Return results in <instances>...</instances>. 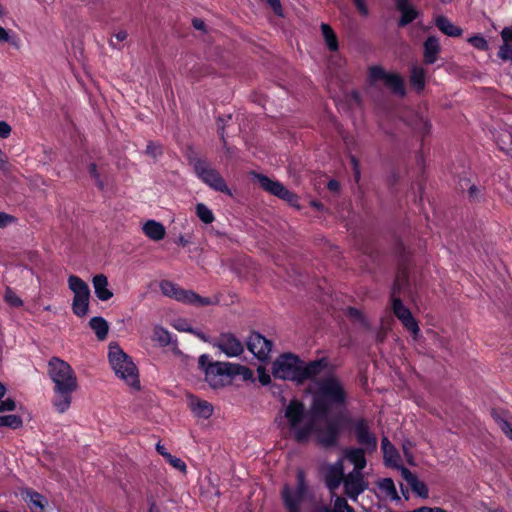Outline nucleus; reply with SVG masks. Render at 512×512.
I'll list each match as a JSON object with an SVG mask.
<instances>
[{
  "label": "nucleus",
  "mask_w": 512,
  "mask_h": 512,
  "mask_svg": "<svg viewBox=\"0 0 512 512\" xmlns=\"http://www.w3.org/2000/svg\"><path fill=\"white\" fill-rule=\"evenodd\" d=\"M384 84L386 87L391 89L394 94L401 97L406 95L404 80L400 74L388 72L384 79Z\"/></svg>",
  "instance_id": "obj_26"
},
{
  "label": "nucleus",
  "mask_w": 512,
  "mask_h": 512,
  "mask_svg": "<svg viewBox=\"0 0 512 512\" xmlns=\"http://www.w3.org/2000/svg\"><path fill=\"white\" fill-rule=\"evenodd\" d=\"M333 512H356L345 498L337 496L334 500Z\"/></svg>",
  "instance_id": "obj_45"
},
{
  "label": "nucleus",
  "mask_w": 512,
  "mask_h": 512,
  "mask_svg": "<svg viewBox=\"0 0 512 512\" xmlns=\"http://www.w3.org/2000/svg\"><path fill=\"white\" fill-rule=\"evenodd\" d=\"M89 298L90 295L73 297L72 311L76 316L82 318L87 315L89 310Z\"/></svg>",
  "instance_id": "obj_33"
},
{
  "label": "nucleus",
  "mask_w": 512,
  "mask_h": 512,
  "mask_svg": "<svg viewBox=\"0 0 512 512\" xmlns=\"http://www.w3.org/2000/svg\"><path fill=\"white\" fill-rule=\"evenodd\" d=\"M391 308L393 314L401 322L403 327L416 339L420 333L418 321L415 319L410 309L403 304L400 297L393 298Z\"/></svg>",
  "instance_id": "obj_9"
},
{
  "label": "nucleus",
  "mask_w": 512,
  "mask_h": 512,
  "mask_svg": "<svg viewBox=\"0 0 512 512\" xmlns=\"http://www.w3.org/2000/svg\"><path fill=\"white\" fill-rule=\"evenodd\" d=\"M479 192H480L479 188L476 185L472 184L468 189V195H469L470 200L477 201Z\"/></svg>",
  "instance_id": "obj_57"
},
{
  "label": "nucleus",
  "mask_w": 512,
  "mask_h": 512,
  "mask_svg": "<svg viewBox=\"0 0 512 512\" xmlns=\"http://www.w3.org/2000/svg\"><path fill=\"white\" fill-rule=\"evenodd\" d=\"M5 394H6V386H0V411L14 410V408H15L14 401L9 397L5 398Z\"/></svg>",
  "instance_id": "obj_41"
},
{
  "label": "nucleus",
  "mask_w": 512,
  "mask_h": 512,
  "mask_svg": "<svg viewBox=\"0 0 512 512\" xmlns=\"http://www.w3.org/2000/svg\"><path fill=\"white\" fill-rule=\"evenodd\" d=\"M247 349L260 361L269 358L273 343L259 332H251L246 342Z\"/></svg>",
  "instance_id": "obj_12"
},
{
  "label": "nucleus",
  "mask_w": 512,
  "mask_h": 512,
  "mask_svg": "<svg viewBox=\"0 0 512 512\" xmlns=\"http://www.w3.org/2000/svg\"><path fill=\"white\" fill-rule=\"evenodd\" d=\"M146 154L151 156L152 158L156 159L162 154V147L161 145L155 143V142H148L145 150Z\"/></svg>",
  "instance_id": "obj_49"
},
{
  "label": "nucleus",
  "mask_w": 512,
  "mask_h": 512,
  "mask_svg": "<svg viewBox=\"0 0 512 512\" xmlns=\"http://www.w3.org/2000/svg\"><path fill=\"white\" fill-rule=\"evenodd\" d=\"M296 476V488L293 489L289 485H284L281 493L284 506L288 512H300V507L307 490L305 473L303 470L299 469Z\"/></svg>",
  "instance_id": "obj_7"
},
{
  "label": "nucleus",
  "mask_w": 512,
  "mask_h": 512,
  "mask_svg": "<svg viewBox=\"0 0 512 512\" xmlns=\"http://www.w3.org/2000/svg\"><path fill=\"white\" fill-rule=\"evenodd\" d=\"M378 486L391 499H399L396 486L391 478H383L378 482Z\"/></svg>",
  "instance_id": "obj_36"
},
{
  "label": "nucleus",
  "mask_w": 512,
  "mask_h": 512,
  "mask_svg": "<svg viewBox=\"0 0 512 512\" xmlns=\"http://www.w3.org/2000/svg\"><path fill=\"white\" fill-rule=\"evenodd\" d=\"M198 369L204 374L205 381L208 384H212L217 379L233 380L236 377H240L243 381L255 383L254 372L249 367L231 362L214 361L209 354L199 356Z\"/></svg>",
  "instance_id": "obj_3"
},
{
  "label": "nucleus",
  "mask_w": 512,
  "mask_h": 512,
  "mask_svg": "<svg viewBox=\"0 0 512 512\" xmlns=\"http://www.w3.org/2000/svg\"><path fill=\"white\" fill-rule=\"evenodd\" d=\"M143 233L153 241H160L165 237L166 230L162 223L148 220L142 227Z\"/></svg>",
  "instance_id": "obj_25"
},
{
  "label": "nucleus",
  "mask_w": 512,
  "mask_h": 512,
  "mask_svg": "<svg viewBox=\"0 0 512 512\" xmlns=\"http://www.w3.org/2000/svg\"><path fill=\"white\" fill-rule=\"evenodd\" d=\"M425 76H426V71L422 67L413 66L410 69V77H409L410 85L417 93H421L425 89V84H426Z\"/></svg>",
  "instance_id": "obj_27"
},
{
  "label": "nucleus",
  "mask_w": 512,
  "mask_h": 512,
  "mask_svg": "<svg viewBox=\"0 0 512 512\" xmlns=\"http://www.w3.org/2000/svg\"><path fill=\"white\" fill-rule=\"evenodd\" d=\"M345 494L356 500L357 497L368 488V481L362 471L352 470L345 475L343 480Z\"/></svg>",
  "instance_id": "obj_11"
},
{
  "label": "nucleus",
  "mask_w": 512,
  "mask_h": 512,
  "mask_svg": "<svg viewBox=\"0 0 512 512\" xmlns=\"http://www.w3.org/2000/svg\"><path fill=\"white\" fill-rule=\"evenodd\" d=\"M268 5L272 8L274 13L278 16H282V6L280 0H265Z\"/></svg>",
  "instance_id": "obj_54"
},
{
  "label": "nucleus",
  "mask_w": 512,
  "mask_h": 512,
  "mask_svg": "<svg viewBox=\"0 0 512 512\" xmlns=\"http://www.w3.org/2000/svg\"><path fill=\"white\" fill-rule=\"evenodd\" d=\"M77 386H54L52 404L58 413H65L72 401V394Z\"/></svg>",
  "instance_id": "obj_15"
},
{
  "label": "nucleus",
  "mask_w": 512,
  "mask_h": 512,
  "mask_svg": "<svg viewBox=\"0 0 512 512\" xmlns=\"http://www.w3.org/2000/svg\"><path fill=\"white\" fill-rule=\"evenodd\" d=\"M88 172L90 174V176L94 179V180H98V177L100 176L98 170H97V165L95 163H91L88 167Z\"/></svg>",
  "instance_id": "obj_62"
},
{
  "label": "nucleus",
  "mask_w": 512,
  "mask_h": 512,
  "mask_svg": "<svg viewBox=\"0 0 512 512\" xmlns=\"http://www.w3.org/2000/svg\"><path fill=\"white\" fill-rule=\"evenodd\" d=\"M441 51L439 39L436 36H428L423 43V61L426 65L434 64Z\"/></svg>",
  "instance_id": "obj_18"
},
{
  "label": "nucleus",
  "mask_w": 512,
  "mask_h": 512,
  "mask_svg": "<svg viewBox=\"0 0 512 512\" xmlns=\"http://www.w3.org/2000/svg\"><path fill=\"white\" fill-rule=\"evenodd\" d=\"M271 374L275 379L303 384H340L334 366L327 357L304 361L292 352L280 354L272 363Z\"/></svg>",
  "instance_id": "obj_2"
},
{
  "label": "nucleus",
  "mask_w": 512,
  "mask_h": 512,
  "mask_svg": "<svg viewBox=\"0 0 512 512\" xmlns=\"http://www.w3.org/2000/svg\"><path fill=\"white\" fill-rule=\"evenodd\" d=\"M323 475L327 488L332 494H335L345 477L343 460L338 459L335 463L326 464L323 467Z\"/></svg>",
  "instance_id": "obj_14"
},
{
  "label": "nucleus",
  "mask_w": 512,
  "mask_h": 512,
  "mask_svg": "<svg viewBox=\"0 0 512 512\" xmlns=\"http://www.w3.org/2000/svg\"><path fill=\"white\" fill-rule=\"evenodd\" d=\"M348 315L351 318H354V319H357V320H362L363 319L362 312L359 309L355 308V307H349L348 308Z\"/></svg>",
  "instance_id": "obj_58"
},
{
  "label": "nucleus",
  "mask_w": 512,
  "mask_h": 512,
  "mask_svg": "<svg viewBox=\"0 0 512 512\" xmlns=\"http://www.w3.org/2000/svg\"><path fill=\"white\" fill-rule=\"evenodd\" d=\"M395 8L400 12L398 26L403 28L415 21L420 12L411 4L410 0H393Z\"/></svg>",
  "instance_id": "obj_17"
},
{
  "label": "nucleus",
  "mask_w": 512,
  "mask_h": 512,
  "mask_svg": "<svg viewBox=\"0 0 512 512\" xmlns=\"http://www.w3.org/2000/svg\"><path fill=\"white\" fill-rule=\"evenodd\" d=\"M354 430L357 442L367 450L373 451L377 447V438L371 433L368 423L364 419H359L354 423Z\"/></svg>",
  "instance_id": "obj_16"
},
{
  "label": "nucleus",
  "mask_w": 512,
  "mask_h": 512,
  "mask_svg": "<svg viewBox=\"0 0 512 512\" xmlns=\"http://www.w3.org/2000/svg\"><path fill=\"white\" fill-rule=\"evenodd\" d=\"M5 301L13 307H20L23 305V301L14 293L10 288H7L5 292Z\"/></svg>",
  "instance_id": "obj_48"
},
{
  "label": "nucleus",
  "mask_w": 512,
  "mask_h": 512,
  "mask_svg": "<svg viewBox=\"0 0 512 512\" xmlns=\"http://www.w3.org/2000/svg\"><path fill=\"white\" fill-rule=\"evenodd\" d=\"M196 215L205 224H211L215 220L212 210L203 203L196 205Z\"/></svg>",
  "instance_id": "obj_37"
},
{
  "label": "nucleus",
  "mask_w": 512,
  "mask_h": 512,
  "mask_svg": "<svg viewBox=\"0 0 512 512\" xmlns=\"http://www.w3.org/2000/svg\"><path fill=\"white\" fill-rule=\"evenodd\" d=\"M189 243L190 241L184 235H180L176 240V244L182 247H186Z\"/></svg>",
  "instance_id": "obj_64"
},
{
  "label": "nucleus",
  "mask_w": 512,
  "mask_h": 512,
  "mask_svg": "<svg viewBox=\"0 0 512 512\" xmlns=\"http://www.w3.org/2000/svg\"><path fill=\"white\" fill-rule=\"evenodd\" d=\"M407 283H408V272L405 271L404 269H402L398 273V275L393 283V286H392L391 295H390L391 305H393V298L399 297L398 294L400 293L403 285L407 284Z\"/></svg>",
  "instance_id": "obj_34"
},
{
  "label": "nucleus",
  "mask_w": 512,
  "mask_h": 512,
  "mask_svg": "<svg viewBox=\"0 0 512 512\" xmlns=\"http://www.w3.org/2000/svg\"><path fill=\"white\" fill-rule=\"evenodd\" d=\"M491 415L502 432L512 441V415L507 410L492 409Z\"/></svg>",
  "instance_id": "obj_20"
},
{
  "label": "nucleus",
  "mask_w": 512,
  "mask_h": 512,
  "mask_svg": "<svg viewBox=\"0 0 512 512\" xmlns=\"http://www.w3.org/2000/svg\"><path fill=\"white\" fill-rule=\"evenodd\" d=\"M254 177L264 191L286 201L290 205H297L299 199L297 194L287 189L281 182L272 180L261 173H254Z\"/></svg>",
  "instance_id": "obj_8"
},
{
  "label": "nucleus",
  "mask_w": 512,
  "mask_h": 512,
  "mask_svg": "<svg viewBox=\"0 0 512 512\" xmlns=\"http://www.w3.org/2000/svg\"><path fill=\"white\" fill-rule=\"evenodd\" d=\"M414 130L422 137L421 146L424 145V138L430 135L432 125L429 120L419 117L414 124Z\"/></svg>",
  "instance_id": "obj_35"
},
{
  "label": "nucleus",
  "mask_w": 512,
  "mask_h": 512,
  "mask_svg": "<svg viewBox=\"0 0 512 512\" xmlns=\"http://www.w3.org/2000/svg\"><path fill=\"white\" fill-rule=\"evenodd\" d=\"M388 72H386L381 66L379 65H374V66H371L369 67L368 69V75H369V80L370 82H375V81H378V80H383L385 79L386 75H387Z\"/></svg>",
  "instance_id": "obj_42"
},
{
  "label": "nucleus",
  "mask_w": 512,
  "mask_h": 512,
  "mask_svg": "<svg viewBox=\"0 0 512 512\" xmlns=\"http://www.w3.org/2000/svg\"><path fill=\"white\" fill-rule=\"evenodd\" d=\"M503 43L512 44V27H505L501 31Z\"/></svg>",
  "instance_id": "obj_55"
},
{
  "label": "nucleus",
  "mask_w": 512,
  "mask_h": 512,
  "mask_svg": "<svg viewBox=\"0 0 512 512\" xmlns=\"http://www.w3.org/2000/svg\"><path fill=\"white\" fill-rule=\"evenodd\" d=\"M173 468H175L176 470L182 472L183 474H186L187 472V466L185 464V462L172 455L171 453H169L166 458H164Z\"/></svg>",
  "instance_id": "obj_44"
},
{
  "label": "nucleus",
  "mask_w": 512,
  "mask_h": 512,
  "mask_svg": "<svg viewBox=\"0 0 512 512\" xmlns=\"http://www.w3.org/2000/svg\"><path fill=\"white\" fill-rule=\"evenodd\" d=\"M310 410L298 399H292L276 420L287 428L297 442H305L315 434L323 447L335 446L346 421L345 393L342 386H318Z\"/></svg>",
  "instance_id": "obj_1"
},
{
  "label": "nucleus",
  "mask_w": 512,
  "mask_h": 512,
  "mask_svg": "<svg viewBox=\"0 0 512 512\" xmlns=\"http://www.w3.org/2000/svg\"><path fill=\"white\" fill-rule=\"evenodd\" d=\"M496 143L501 151L509 154L512 151V134L507 132L499 135Z\"/></svg>",
  "instance_id": "obj_39"
},
{
  "label": "nucleus",
  "mask_w": 512,
  "mask_h": 512,
  "mask_svg": "<svg viewBox=\"0 0 512 512\" xmlns=\"http://www.w3.org/2000/svg\"><path fill=\"white\" fill-rule=\"evenodd\" d=\"M192 25L196 30L204 31L205 30V23L200 18H193L192 19Z\"/></svg>",
  "instance_id": "obj_61"
},
{
  "label": "nucleus",
  "mask_w": 512,
  "mask_h": 512,
  "mask_svg": "<svg viewBox=\"0 0 512 512\" xmlns=\"http://www.w3.org/2000/svg\"><path fill=\"white\" fill-rule=\"evenodd\" d=\"M14 219L15 218L13 216L4 212H0V228L6 227L10 223H12Z\"/></svg>",
  "instance_id": "obj_56"
},
{
  "label": "nucleus",
  "mask_w": 512,
  "mask_h": 512,
  "mask_svg": "<svg viewBox=\"0 0 512 512\" xmlns=\"http://www.w3.org/2000/svg\"><path fill=\"white\" fill-rule=\"evenodd\" d=\"M412 512H446V510L443 508H440V507L424 506V507L417 508V509L413 510Z\"/></svg>",
  "instance_id": "obj_59"
},
{
  "label": "nucleus",
  "mask_w": 512,
  "mask_h": 512,
  "mask_svg": "<svg viewBox=\"0 0 512 512\" xmlns=\"http://www.w3.org/2000/svg\"><path fill=\"white\" fill-rule=\"evenodd\" d=\"M344 457L354 466L353 470L362 471L366 467L365 450L362 448H347Z\"/></svg>",
  "instance_id": "obj_24"
},
{
  "label": "nucleus",
  "mask_w": 512,
  "mask_h": 512,
  "mask_svg": "<svg viewBox=\"0 0 512 512\" xmlns=\"http://www.w3.org/2000/svg\"><path fill=\"white\" fill-rule=\"evenodd\" d=\"M498 57L503 61L512 62V44L503 43L498 50Z\"/></svg>",
  "instance_id": "obj_47"
},
{
  "label": "nucleus",
  "mask_w": 512,
  "mask_h": 512,
  "mask_svg": "<svg viewBox=\"0 0 512 512\" xmlns=\"http://www.w3.org/2000/svg\"><path fill=\"white\" fill-rule=\"evenodd\" d=\"M22 419L17 415H0V427L18 429L22 426Z\"/></svg>",
  "instance_id": "obj_38"
},
{
  "label": "nucleus",
  "mask_w": 512,
  "mask_h": 512,
  "mask_svg": "<svg viewBox=\"0 0 512 512\" xmlns=\"http://www.w3.org/2000/svg\"><path fill=\"white\" fill-rule=\"evenodd\" d=\"M349 159L352 166L354 180L358 183L361 178L360 162L355 155H350Z\"/></svg>",
  "instance_id": "obj_50"
},
{
  "label": "nucleus",
  "mask_w": 512,
  "mask_h": 512,
  "mask_svg": "<svg viewBox=\"0 0 512 512\" xmlns=\"http://www.w3.org/2000/svg\"><path fill=\"white\" fill-rule=\"evenodd\" d=\"M321 32L322 36L325 40V43L328 47V49L331 52H336L339 49V42L337 35L335 34L334 30L329 24L322 23L321 24Z\"/></svg>",
  "instance_id": "obj_32"
},
{
  "label": "nucleus",
  "mask_w": 512,
  "mask_h": 512,
  "mask_svg": "<svg viewBox=\"0 0 512 512\" xmlns=\"http://www.w3.org/2000/svg\"><path fill=\"white\" fill-rule=\"evenodd\" d=\"M156 451L163 457V458H166V456L169 454V452L167 451V449L165 448V446L163 444H161L160 442H158L156 444Z\"/></svg>",
  "instance_id": "obj_63"
},
{
  "label": "nucleus",
  "mask_w": 512,
  "mask_h": 512,
  "mask_svg": "<svg viewBox=\"0 0 512 512\" xmlns=\"http://www.w3.org/2000/svg\"><path fill=\"white\" fill-rule=\"evenodd\" d=\"M381 446L385 464L400 470V467H402L399 465L400 455L387 437L382 438Z\"/></svg>",
  "instance_id": "obj_22"
},
{
  "label": "nucleus",
  "mask_w": 512,
  "mask_h": 512,
  "mask_svg": "<svg viewBox=\"0 0 512 512\" xmlns=\"http://www.w3.org/2000/svg\"><path fill=\"white\" fill-rule=\"evenodd\" d=\"M160 290L163 295L173 298L185 304H191L197 307L209 306L215 304L217 301L209 297H203L192 290L181 288L178 284L169 280H162L160 283Z\"/></svg>",
  "instance_id": "obj_5"
},
{
  "label": "nucleus",
  "mask_w": 512,
  "mask_h": 512,
  "mask_svg": "<svg viewBox=\"0 0 512 512\" xmlns=\"http://www.w3.org/2000/svg\"><path fill=\"white\" fill-rule=\"evenodd\" d=\"M96 297L101 301H108L113 297V292L108 288V278L104 274H96L92 279Z\"/></svg>",
  "instance_id": "obj_21"
},
{
  "label": "nucleus",
  "mask_w": 512,
  "mask_h": 512,
  "mask_svg": "<svg viewBox=\"0 0 512 512\" xmlns=\"http://www.w3.org/2000/svg\"><path fill=\"white\" fill-rule=\"evenodd\" d=\"M108 358L112 369L119 378L125 380L127 384H140L136 365L118 345H110Z\"/></svg>",
  "instance_id": "obj_4"
},
{
  "label": "nucleus",
  "mask_w": 512,
  "mask_h": 512,
  "mask_svg": "<svg viewBox=\"0 0 512 512\" xmlns=\"http://www.w3.org/2000/svg\"><path fill=\"white\" fill-rule=\"evenodd\" d=\"M48 373L54 384H76V377L71 366L57 357H53L49 361Z\"/></svg>",
  "instance_id": "obj_10"
},
{
  "label": "nucleus",
  "mask_w": 512,
  "mask_h": 512,
  "mask_svg": "<svg viewBox=\"0 0 512 512\" xmlns=\"http://www.w3.org/2000/svg\"><path fill=\"white\" fill-rule=\"evenodd\" d=\"M154 334H155L156 340L164 346L168 345L171 341L170 333L168 332V330H166L162 327H156L154 330Z\"/></svg>",
  "instance_id": "obj_46"
},
{
  "label": "nucleus",
  "mask_w": 512,
  "mask_h": 512,
  "mask_svg": "<svg viewBox=\"0 0 512 512\" xmlns=\"http://www.w3.org/2000/svg\"><path fill=\"white\" fill-rule=\"evenodd\" d=\"M25 500L27 501L28 506L32 512H44L47 500L38 492L27 490L25 492Z\"/></svg>",
  "instance_id": "obj_29"
},
{
  "label": "nucleus",
  "mask_w": 512,
  "mask_h": 512,
  "mask_svg": "<svg viewBox=\"0 0 512 512\" xmlns=\"http://www.w3.org/2000/svg\"><path fill=\"white\" fill-rule=\"evenodd\" d=\"M259 384H272L271 375L263 366L257 368Z\"/></svg>",
  "instance_id": "obj_51"
},
{
  "label": "nucleus",
  "mask_w": 512,
  "mask_h": 512,
  "mask_svg": "<svg viewBox=\"0 0 512 512\" xmlns=\"http://www.w3.org/2000/svg\"><path fill=\"white\" fill-rule=\"evenodd\" d=\"M89 327L94 331L99 341H104L109 333V323L101 316L92 317Z\"/></svg>",
  "instance_id": "obj_28"
},
{
  "label": "nucleus",
  "mask_w": 512,
  "mask_h": 512,
  "mask_svg": "<svg viewBox=\"0 0 512 512\" xmlns=\"http://www.w3.org/2000/svg\"><path fill=\"white\" fill-rule=\"evenodd\" d=\"M11 126L5 122L0 120V138L6 139L10 136Z\"/></svg>",
  "instance_id": "obj_53"
},
{
  "label": "nucleus",
  "mask_w": 512,
  "mask_h": 512,
  "mask_svg": "<svg viewBox=\"0 0 512 512\" xmlns=\"http://www.w3.org/2000/svg\"><path fill=\"white\" fill-rule=\"evenodd\" d=\"M19 38L15 34H10L6 29L0 26V43H9L15 48H19Z\"/></svg>",
  "instance_id": "obj_40"
},
{
  "label": "nucleus",
  "mask_w": 512,
  "mask_h": 512,
  "mask_svg": "<svg viewBox=\"0 0 512 512\" xmlns=\"http://www.w3.org/2000/svg\"><path fill=\"white\" fill-rule=\"evenodd\" d=\"M327 188L331 192H338L340 190V183L335 179H331L327 183Z\"/></svg>",
  "instance_id": "obj_60"
},
{
  "label": "nucleus",
  "mask_w": 512,
  "mask_h": 512,
  "mask_svg": "<svg viewBox=\"0 0 512 512\" xmlns=\"http://www.w3.org/2000/svg\"><path fill=\"white\" fill-rule=\"evenodd\" d=\"M68 287L74 293V296L90 295L88 284L76 275L68 277Z\"/></svg>",
  "instance_id": "obj_31"
},
{
  "label": "nucleus",
  "mask_w": 512,
  "mask_h": 512,
  "mask_svg": "<svg viewBox=\"0 0 512 512\" xmlns=\"http://www.w3.org/2000/svg\"><path fill=\"white\" fill-rule=\"evenodd\" d=\"M400 473L402 478L407 482L412 491L422 498L428 497V488L425 483L420 481L415 474H413L408 468L400 467Z\"/></svg>",
  "instance_id": "obj_19"
},
{
  "label": "nucleus",
  "mask_w": 512,
  "mask_h": 512,
  "mask_svg": "<svg viewBox=\"0 0 512 512\" xmlns=\"http://www.w3.org/2000/svg\"><path fill=\"white\" fill-rule=\"evenodd\" d=\"M213 346L220 349L227 357H237L244 352L243 343L230 332L221 333Z\"/></svg>",
  "instance_id": "obj_13"
},
{
  "label": "nucleus",
  "mask_w": 512,
  "mask_h": 512,
  "mask_svg": "<svg viewBox=\"0 0 512 512\" xmlns=\"http://www.w3.org/2000/svg\"><path fill=\"white\" fill-rule=\"evenodd\" d=\"M194 171L197 177L210 188L228 195H231V190L227 186L224 178L220 173L205 160L196 159L194 161Z\"/></svg>",
  "instance_id": "obj_6"
},
{
  "label": "nucleus",
  "mask_w": 512,
  "mask_h": 512,
  "mask_svg": "<svg viewBox=\"0 0 512 512\" xmlns=\"http://www.w3.org/2000/svg\"><path fill=\"white\" fill-rule=\"evenodd\" d=\"M468 42L480 51H487L489 49L488 41L481 35L476 34L468 39Z\"/></svg>",
  "instance_id": "obj_43"
},
{
  "label": "nucleus",
  "mask_w": 512,
  "mask_h": 512,
  "mask_svg": "<svg viewBox=\"0 0 512 512\" xmlns=\"http://www.w3.org/2000/svg\"><path fill=\"white\" fill-rule=\"evenodd\" d=\"M437 28L447 36L450 37H459L462 35V29L459 26L453 24L448 18L445 16H439L436 19Z\"/></svg>",
  "instance_id": "obj_30"
},
{
  "label": "nucleus",
  "mask_w": 512,
  "mask_h": 512,
  "mask_svg": "<svg viewBox=\"0 0 512 512\" xmlns=\"http://www.w3.org/2000/svg\"><path fill=\"white\" fill-rule=\"evenodd\" d=\"M188 405L196 416L204 419H208L213 413V406L209 402L194 396H189Z\"/></svg>",
  "instance_id": "obj_23"
},
{
  "label": "nucleus",
  "mask_w": 512,
  "mask_h": 512,
  "mask_svg": "<svg viewBox=\"0 0 512 512\" xmlns=\"http://www.w3.org/2000/svg\"><path fill=\"white\" fill-rule=\"evenodd\" d=\"M358 12L362 16H367L369 14V9L365 3V0H353Z\"/></svg>",
  "instance_id": "obj_52"
}]
</instances>
